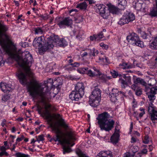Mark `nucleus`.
I'll return each instance as SVG.
<instances>
[{
    "mask_svg": "<svg viewBox=\"0 0 157 157\" xmlns=\"http://www.w3.org/2000/svg\"><path fill=\"white\" fill-rule=\"evenodd\" d=\"M8 29V26L0 22V45L5 53L16 57L21 67L25 65L29 67L33 61L32 56L28 51H25L21 54L15 52L16 48L11 46L13 43L10 36L6 34Z\"/></svg>",
    "mask_w": 157,
    "mask_h": 157,
    "instance_id": "1",
    "label": "nucleus"
},
{
    "mask_svg": "<svg viewBox=\"0 0 157 157\" xmlns=\"http://www.w3.org/2000/svg\"><path fill=\"white\" fill-rule=\"evenodd\" d=\"M28 74V72L24 73L21 70H19L17 73L16 75L21 84L26 85L27 89L30 95L33 97L39 96L41 97L43 101L50 99L51 93L48 87H41V83L33 78H32L29 82H28L27 78Z\"/></svg>",
    "mask_w": 157,
    "mask_h": 157,
    "instance_id": "2",
    "label": "nucleus"
},
{
    "mask_svg": "<svg viewBox=\"0 0 157 157\" xmlns=\"http://www.w3.org/2000/svg\"><path fill=\"white\" fill-rule=\"evenodd\" d=\"M110 117L107 112H104L98 115L97 119L101 130L109 132L113 128L115 121Z\"/></svg>",
    "mask_w": 157,
    "mask_h": 157,
    "instance_id": "3",
    "label": "nucleus"
},
{
    "mask_svg": "<svg viewBox=\"0 0 157 157\" xmlns=\"http://www.w3.org/2000/svg\"><path fill=\"white\" fill-rule=\"evenodd\" d=\"M53 130L55 131L56 133V137L52 139L50 141L53 140L55 142L58 141L62 146L63 153L65 154L69 153V132H67L61 136L60 134H62V132L58 128L56 127Z\"/></svg>",
    "mask_w": 157,
    "mask_h": 157,
    "instance_id": "4",
    "label": "nucleus"
},
{
    "mask_svg": "<svg viewBox=\"0 0 157 157\" xmlns=\"http://www.w3.org/2000/svg\"><path fill=\"white\" fill-rule=\"evenodd\" d=\"M49 39H50V36L47 38V43H46L44 36H41L37 38L36 37L33 41V45L36 48L38 47V48L40 49L43 52H46L50 49L49 46L51 42L49 40H50Z\"/></svg>",
    "mask_w": 157,
    "mask_h": 157,
    "instance_id": "5",
    "label": "nucleus"
},
{
    "mask_svg": "<svg viewBox=\"0 0 157 157\" xmlns=\"http://www.w3.org/2000/svg\"><path fill=\"white\" fill-rule=\"evenodd\" d=\"M85 87L82 82H78L75 86V91L74 90L69 94V98L72 100L78 101L84 94Z\"/></svg>",
    "mask_w": 157,
    "mask_h": 157,
    "instance_id": "6",
    "label": "nucleus"
},
{
    "mask_svg": "<svg viewBox=\"0 0 157 157\" xmlns=\"http://www.w3.org/2000/svg\"><path fill=\"white\" fill-rule=\"evenodd\" d=\"M101 97V91L98 88H95L90 97L89 102L90 105L94 107L98 106L99 104Z\"/></svg>",
    "mask_w": 157,
    "mask_h": 157,
    "instance_id": "7",
    "label": "nucleus"
},
{
    "mask_svg": "<svg viewBox=\"0 0 157 157\" xmlns=\"http://www.w3.org/2000/svg\"><path fill=\"white\" fill-rule=\"evenodd\" d=\"M51 43H50L49 48L50 49H52L54 46L64 47L67 45V42L65 40L62 38L60 39L58 36H56L54 34H52L50 36V39Z\"/></svg>",
    "mask_w": 157,
    "mask_h": 157,
    "instance_id": "8",
    "label": "nucleus"
},
{
    "mask_svg": "<svg viewBox=\"0 0 157 157\" xmlns=\"http://www.w3.org/2000/svg\"><path fill=\"white\" fill-rule=\"evenodd\" d=\"M126 39L129 42L134 44L139 47L142 48L144 46L143 42L140 40L138 35L135 33H132L127 36Z\"/></svg>",
    "mask_w": 157,
    "mask_h": 157,
    "instance_id": "9",
    "label": "nucleus"
},
{
    "mask_svg": "<svg viewBox=\"0 0 157 157\" xmlns=\"http://www.w3.org/2000/svg\"><path fill=\"white\" fill-rule=\"evenodd\" d=\"M144 91L150 101H153L155 99V94L157 93V86L149 87L147 86Z\"/></svg>",
    "mask_w": 157,
    "mask_h": 157,
    "instance_id": "10",
    "label": "nucleus"
},
{
    "mask_svg": "<svg viewBox=\"0 0 157 157\" xmlns=\"http://www.w3.org/2000/svg\"><path fill=\"white\" fill-rule=\"evenodd\" d=\"M56 20L57 24L61 29L69 26L68 17H57L56 18Z\"/></svg>",
    "mask_w": 157,
    "mask_h": 157,
    "instance_id": "11",
    "label": "nucleus"
},
{
    "mask_svg": "<svg viewBox=\"0 0 157 157\" xmlns=\"http://www.w3.org/2000/svg\"><path fill=\"white\" fill-rule=\"evenodd\" d=\"M93 71L90 69H89L87 67H83L82 68V71L85 73L88 76L90 77H94L98 76V75L101 73L99 70L94 67Z\"/></svg>",
    "mask_w": 157,
    "mask_h": 157,
    "instance_id": "12",
    "label": "nucleus"
},
{
    "mask_svg": "<svg viewBox=\"0 0 157 157\" xmlns=\"http://www.w3.org/2000/svg\"><path fill=\"white\" fill-rule=\"evenodd\" d=\"M123 94L124 95V93L121 91H119L117 89H113L112 92L109 95L111 101L112 102H116L117 100L119 94Z\"/></svg>",
    "mask_w": 157,
    "mask_h": 157,
    "instance_id": "13",
    "label": "nucleus"
},
{
    "mask_svg": "<svg viewBox=\"0 0 157 157\" xmlns=\"http://www.w3.org/2000/svg\"><path fill=\"white\" fill-rule=\"evenodd\" d=\"M76 134L75 132L69 128V147H72L75 144V142L76 140ZM72 151V150L69 147V152Z\"/></svg>",
    "mask_w": 157,
    "mask_h": 157,
    "instance_id": "14",
    "label": "nucleus"
},
{
    "mask_svg": "<svg viewBox=\"0 0 157 157\" xmlns=\"http://www.w3.org/2000/svg\"><path fill=\"white\" fill-rule=\"evenodd\" d=\"M148 111L151 114V119L153 122L155 123L157 122V111L155 110L154 108L151 106L148 107Z\"/></svg>",
    "mask_w": 157,
    "mask_h": 157,
    "instance_id": "15",
    "label": "nucleus"
},
{
    "mask_svg": "<svg viewBox=\"0 0 157 157\" xmlns=\"http://www.w3.org/2000/svg\"><path fill=\"white\" fill-rule=\"evenodd\" d=\"M114 133L111 136L110 140L111 142L113 144H116L118 142L120 135L119 134V129H117V127L115 128Z\"/></svg>",
    "mask_w": 157,
    "mask_h": 157,
    "instance_id": "16",
    "label": "nucleus"
},
{
    "mask_svg": "<svg viewBox=\"0 0 157 157\" xmlns=\"http://www.w3.org/2000/svg\"><path fill=\"white\" fill-rule=\"evenodd\" d=\"M107 6L108 7V10L109 13L113 14H118L120 12V9L111 3L107 4Z\"/></svg>",
    "mask_w": 157,
    "mask_h": 157,
    "instance_id": "17",
    "label": "nucleus"
},
{
    "mask_svg": "<svg viewBox=\"0 0 157 157\" xmlns=\"http://www.w3.org/2000/svg\"><path fill=\"white\" fill-rule=\"evenodd\" d=\"M124 78V79H121L120 80L121 83L123 85V87L125 88V85L127 86L129 84H131V77L130 76H126L125 75H124L123 76Z\"/></svg>",
    "mask_w": 157,
    "mask_h": 157,
    "instance_id": "18",
    "label": "nucleus"
},
{
    "mask_svg": "<svg viewBox=\"0 0 157 157\" xmlns=\"http://www.w3.org/2000/svg\"><path fill=\"white\" fill-rule=\"evenodd\" d=\"M134 84L137 85L138 84H140L145 87V88H146L148 86L147 82L145 80L140 78H136L134 79L133 80Z\"/></svg>",
    "mask_w": 157,
    "mask_h": 157,
    "instance_id": "19",
    "label": "nucleus"
},
{
    "mask_svg": "<svg viewBox=\"0 0 157 157\" xmlns=\"http://www.w3.org/2000/svg\"><path fill=\"white\" fill-rule=\"evenodd\" d=\"M132 89L135 91V94L138 96H140L142 94V89L137 85L133 84L131 86Z\"/></svg>",
    "mask_w": 157,
    "mask_h": 157,
    "instance_id": "20",
    "label": "nucleus"
},
{
    "mask_svg": "<svg viewBox=\"0 0 157 157\" xmlns=\"http://www.w3.org/2000/svg\"><path fill=\"white\" fill-rule=\"evenodd\" d=\"M132 89L135 91V94L138 96H140L142 94V89L137 85L133 84L131 86Z\"/></svg>",
    "mask_w": 157,
    "mask_h": 157,
    "instance_id": "21",
    "label": "nucleus"
},
{
    "mask_svg": "<svg viewBox=\"0 0 157 157\" xmlns=\"http://www.w3.org/2000/svg\"><path fill=\"white\" fill-rule=\"evenodd\" d=\"M154 6L149 13V15L151 17H157V0H155V4Z\"/></svg>",
    "mask_w": 157,
    "mask_h": 157,
    "instance_id": "22",
    "label": "nucleus"
},
{
    "mask_svg": "<svg viewBox=\"0 0 157 157\" xmlns=\"http://www.w3.org/2000/svg\"><path fill=\"white\" fill-rule=\"evenodd\" d=\"M98 78L99 79L101 80L102 82H106L108 80L112 78V77L111 76H108L106 75L102 74L100 73L98 75Z\"/></svg>",
    "mask_w": 157,
    "mask_h": 157,
    "instance_id": "23",
    "label": "nucleus"
},
{
    "mask_svg": "<svg viewBox=\"0 0 157 157\" xmlns=\"http://www.w3.org/2000/svg\"><path fill=\"white\" fill-rule=\"evenodd\" d=\"M96 157H112V154L110 151H102L97 155Z\"/></svg>",
    "mask_w": 157,
    "mask_h": 157,
    "instance_id": "24",
    "label": "nucleus"
},
{
    "mask_svg": "<svg viewBox=\"0 0 157 157\" xmlns=\"http://www.w3.org/2000/svg\"><path fill=\"white\" fill-rule=\"evenodd\" d=\"M9 148L4 146L0 147V157L7 156L9 155V153L6 151V150Z\"/></svg>",
    "mask_w": 157,
    "mask_h": 157,
    "instance_id": "25",
    "label": "nucleus"
},
{
    "mask_svg": "<svg viewBox=\"0 0 157 157\" xmlns=\"http://www.w3.org/2000/svg\"><path fill=\"white\" fill-rule=\"evenodd\" d=\"M140 0H136L133 2V6L137 10H140L142 8V3Z\"/></svg>",
    "mask_w": 157,
    "mask_h": 157,
    "instance_id": "26",
    "label": "nucleus"
},
{
    "mask_svg": "<svg viewBox=\"0 0 157 157\" xmlns=\"http://www.w3.org/2000/svg\"><path fill=\"white\" fill-rule=\"evenodd\" d=\"M72 32L73 33L74 35H76V37L80 39L81 38L82 36L83 35L84 32L82 30H79L76 31L75 30H73Z\"/></svg>",
    "mask_w": 157,
    "mask_h": 157,
    "instance_id": "27",
    "label": "nucleus"
},
{
    "mask_svg": "<svg viewBox=\"0 0 157 157\" xmlns=\"http://www.w3.org/2000/svg\"><path fill=\"white\" fill-rule=\"evenodd\" d=\"M83 19V17L82 15L79 16L77 18L74 17L73 19H69V26H70V24H71L73 21H74L76 23H79L80 22L82 21Z\"/></svg>",
    "mask_w": 157,
    "mask_h": 157,
    "instance_id": "28",
    "label": "nucleus"
},
{
    "mask_svg": "<svg viewBox=\"0 0 157 157\" xmlns=\"http://www.w3.org/2000/svg\"><path fill=\"white\" fill-rule=\"evenodd\" d=\"M97 9L98 10V11L100 14L101 15V13H104L105 11V6L102 4H98L97 5Z\"/></svg>",
    "mask_w": 157,
    "mask_h": 157,
    "instance_id": "29",
    "label": "nucleus"
},
{
    "mask_svg": "<svg viewBox=\"0 0 157 157\" xmlns=\"http://www.w3.org/2000/svg\"><path fill=\"white\" fill-rule=\"evenodd\" d=\"M128 23V20L127 19L125 15L123 16L118 22V24L121 25Z\"/></svg>",
    "mask_w": 157,
    "mask_h": 157,
    "instance_id": "30",
    "label": "nucleus"
},
{
    "mask_svg": "<svg viewBox=\"0 0 157 157\" xmlns=\"http://www.w3.org/2000/svg\"><path fill=\"white\" fill-rule=\"evenodd\" d=\"M51 105L49 104L46 105L44 107V109L43 110V114H50V108Z\"/></svg>",
    "mask_w": 157,
    "mask_h": 157,
    "instance_id": "31",
    "label": "nucleus"
},
{
    "mask_svg": "<svg viewBox=\"0 0 157 157\" xmlns=\"http://www.w3.org/2000/svg\"><path fill=\"white\" fill-rule=\"evenodd\" d=\"M44 116L45 118L47 121V123L49 124L53 123V117L51 113L44 115Z\"/></svg>",
    "mask_w": 157,
    "mask_h": 157,
    "instance_id": "32",
    "label": "nucleus"
},
{
    "mask_svg": "<svg viewBox=\"0 0 157 157\" xmlns=\"http://www.w3.org/2000/svg\"><path fill=\"white\" fill-rule=\"evenodd\" d=\"M87 5L86 2L78 4L76 6L77 8H80L81 10H85L86 9Z\"/></svg>",
    "mask_w": 157,
    "mask_h": 157,
    "instance_id": "33",
    "label": "nucleus"
},
{
    "mask_svg": "<svg viewBox=\"0 0 157 157\" xmlns=\"http://www.w3.org/2000/svg\"><path fill=\"white\" fill-rule=\"evenodd\" d=\"M156 83V81L154 78H150L148 82L147 85L149 87L154 86Z\"/></svg>",
    "mask_w": 157,
    "mask_h": 157,
    "instance_id": "34",
    "label": "nucleus"
},
{
    "mask_svg": "<svg viewBox=\"0 0 157 157\" xmlns=\"http://www.w3.org/2000/svg\"><path fill=\"white\" fill-rule=\"evenodd\" d=\"M151 34H147L144 32H143L141 34V36L144 39L150 41L151 38Z\"/></svg>",
    "mask_w": 157,
    "mask_h": 157,
    "instance_id": "35",
    "label": "nucleus"
},
{
    "mask_svg": "<svg viewBox=\"0 0 157 157\" xmlns=\"http://www.w3.org/2000/svg\"><path fill=\"white\" fill-rule=\"evenodd\" d=\"M34 31L35 34H42L43 33V29L40 27L34 28Z\"/></svg>",
    "mask_w": 157,
    "mask_h": 157,
    "instance_id": "36",
    "label": "nucleus"
},
{
    "mask_svg": "<svg viewBox=\"0 0 157 157\" xmlns=\"http://www.w3.org/2000/svg\"><path fill=\"white\" fill-rule=\"evenodd\" d=\"M125 17L127 18V19L128 20V23L132 21L135 19V17L134 15L132 13H129L127 15H125Z\"/></svg>",
    "mask_w": 157,
    "mask_h": 157,
    "instance_id": "37",
    "label": "nucleus"
},
{
    "mask_svg": "<svg viewBox=\"0 0 157 157\" xmlns=\"http://www.w3.org/2000/svg\"><path fill=\"white\" fill-rule=\"evenodd\" d=\"M86 51L83 52L81 55V56L82 57H86L87 55H89L90 57L92 56V51L91 49H87L86 50Z\"/></svg>",
    "mask_w": 157,
    "mask_h": 157,
    "instance_id": "38",
    "label": "nucleus"
},
{
    "mask_svg": "<svg viewBox=\"0 0 157 157\" xmlns=\"http://www.w3.org/2000/svg\"><path fill=\"white\" fill-rule=\"evenodd\" d=\"M149 47L152 49H157V42L155 38L154 40L150 44Z\"/></svg>",
    "mask_w": 157,
    "mask_h": 157,
    "instance_id": "39",
    "label": "nucleus"
},
{
    "mask_svg": "<svg viewBox=\"0 0 157 157\" xmlns=\"http://www.w3.org/2000/svg\"><path fill=\"white\" fill-rule=\"evenodd\" d=\"M59 124L65 130H67L68 128V126L65 124V122L63 121V120L62 119H61L59 122Z\"/></svg>",
    "mask_w": 157,
    "mask_h": 157,
    "instance_id": "40",
    "label": "nucleus"
},
{
    "mask_svg": "<svg viewBox=\"0 0 157 157\" xmlns=\"http://www.w3.org/2000/svg\"><path fill=\"white\" fill-rule=\"evenodd\" d=\"M11 94H9L3 95L2 98V101L4 102L7 101L11 98Z\"/></svg>",
    "mask_w": 157,
    "mask_h": 157,
    "instance_id": "41",
    "label": "nucleus"
},
{
    "mask_svg": "<svg viewBox=\"0 0 157 157\" xmlns=\"http://www.w3.org/2000/svg\"><path fill=\"white\" fill-rule=\"evenodd\" d=\"M79 65V63L76 62L73 63H69V70L75 69V67H78Z\"/></svg>",
    "mask_w": 157,
    "mask_h": 157,
    "instance_id": "42",
    "label": "nucleus"
},
{
    "mask_svg": "<svg viewBox=\"0 0 157 157\" xmlns=\"http://www.w3.org/2000/svg\"><path fill=\"white\" fill-rule=\"evenodd\" d=\"M120 66H122V68L124 69L130 68L132 67L131 66L128 64V63H124L120 64Z\"/></svg>",
    "mask_w": 157,
    "mask_h": 157,
    "instance_id": "43",
    "label": "nucleus"
},
{
    "mask_svg": "<svg viewBox=\"0 0 157 157\" xmlns=\"http://www.w3.org/2000/svg\"><path fill=\"white\" fill-rule=\"evenodd\" d=\"M16 157H29V155L21 152H17L15 154Z\"/></svg>",
    "mask_w": 157,
    "mask_h": 157,
    "instance_id": "44",
    "label": "nucleus"
},
{
    "mask_svg": "<svg viewBox=\"0 0 157 157\" xmlns=\"http://www.w3.org/2000/svg\"><path fill=\"white\" fill-rule=\"evenodd\" d=\"M109 15V12H106V10L105 11L104 13H101V16H102L104 19L108 18Z\"/></svg>",
    "mask_w": 157,
    "mask_h": 157,
    "instance_id": "45",
    "label": "nucleus"
},
{
    "mask_svg": "<svg viewBox=\"0 0 157 157\" xmlns=\"http://www.w3.org/2000/svg\"><path fill=\"white\" fill-rule=\"evenodd\" d=\"M6 83H4L1 82L0 83V86L2 90L4 93L6 91Z\"/></svg>",
    "mask_w": 157,
    "mask_h": 157,
    "instance_id": "46",
    "label": "nucleus"
},
{
    "mask_svg": "<svg viewBox=\"0 0 157 157\" xmlns=\"http://www.w3.org/2000/svg\"><path fill=\"white\" fill-rule=\"evenodd\" d=\"M92 51V56H95L97 55L98 54V51L97 50H95V48H94L92 50H91Z\"/></svg>",
    "mask_w": 157,
    "mask_h": 157,
    "instance_id": "47",
    "label": "nucleus"
},
{
    "mask_svg": "<svg viewBox=\"0 0 157 157\" xmlns=\"http://www.w3.org/2000/svg\"><path fill=\"white\" fill-rule=\"evenodd\" d=\"M103 37V33L102 32H101L98 34L96 35L97 40H98L100 39H101Z\"/></svg>",
    "mask_w": 157,
    "mask_h": 157,
    "instance_id": "48",
    "label": "nucleus"
},
{
    "mask_svg": "<svg viewBox=\"0 0 157 157\" xmlns=\"http://www.w3.org/2000/svg\"><path fill=\"white\" fill-rule=\"evenodd\" d=\"M99 59L103 62L104 63H107L108 62V59L105 56H104V57H99Z\"/></svg>",
    "mask_w": 157,
    "mask_h": 157,
    "instance_id": "49",
    "label": "nucleus"
},
{
    "mask_svg": "<svg viewBox=\"0 0 157 157\" xmlns=\"http://www.w3.org/2000/svg\"><path fill=\"white\" fill-rule=\"evenodd\" d=\"M44 140V136L43 135H39L38 138L37 139V141L40 142V141H43Z\"/></svg>",
    "mask_w": 157,
    "mask_h": 157,
    "instance_id": "50",
    "label": "nucleus"
},
{
    "mask_svg": "<svg viewBox=\"0 0 157 157\" xmlns=\"http://www.w3.org/2000/svg\"><path fill=\"white\" fill-rule=\"evenodd\" d=\"M22 15H21L18 17V18L17 20V22H18V23L21 22V21H25L24 19L21 18V17H22Z\"/></svg>",
    "mask_w": 157,
    "mask_h": 157,
    "instance_id": "51",
    "label": "nucleus"
},
{
    "mask_svg": "<svg viewBox=\"0 0 157 157\" xmlns=\"http://www.w3.org/2000/svg\"><path fill=\"white\" fill-rule=\"evenodd\" d=\"M77 154H78L79 157H88L86 156L85 154L82 153L80 151H79V152H77Z\"/></svg>",
    "mask_w": 157,
    "mask_h": 157,
    "instance_id": "52",
    "label": "nucleus"
},
{
    "mask_svg": "<svg viewBox=\"0 0 157 157\" xmlns=\"http://www.w3.org/2000/svg\"><path fill=\"white\" fill-rule=\"evenodd\" d=\"M148 139L149 138L147 136H145L144 137V140L143 141V143L145 144H148L149 142Z\"/></svg>",
    "mask_w": 157,
    "mask_h": 157,
    "instance_id": "53",
    "label": "nucleus"
},
{
    "mask_svg": "<svg viewBox=\"0 0 157 157\" xmlns=\"http://www.w3.org/2000/svg\"><path fill=\"white\" fill-rule=\"evenodd\" d=\"M100 46L103 48H104L105 49H107L108 48V46L103 43H101L100 44Z\"/></svg>",
    "mask_w": 157,
    "mask_h": 157,
    "instance_id": "54",
    "label": "nucleus"
},
{
    "mask_svg": "<svg viewBox=\"0 0 157 157\" xmlns=\"http://www.w3.org/2000/svg\"><path fill=\"white\" fill-rule=\"evenodd\" d=\"M111 73L114 78H116L118 75V73L117 72L115 71H113V72H111Z\"/></svg>",
    "mask_w": 157,
    "mask_h": 157,
    "instance_id": "55",
    "label": "nucleus"
},
{
    "mask_svg": "<svg viewBox=\"0 0 157 157\" xmlns=\"http://www.w3.org/2000/svg\"><path fill=\"white\" fill-rule=\"evenodd\" d=\"M78 12V10L76 9H72L69 11V14H71L73 12L72 15L76 14V13Z\"/></svg>",
    "mask_w": 157,
    "mask_h": 157,
    "instance_id": "56",
    "label": "nucleus"
},
{
    "mask_svg": "<svg viewBox=\"0 0 157 157\" xmlns=\"http://www.w3.org/2000/svg\"><path fill=\"white\" fill-rule=\"evenodd\" d=\"M6 91H5V92H10L11 89V87L9 86L8 84H6Z\"/></svg>",
    "mask_w": 157,
    "mask_h": 157,
    "instance_id": "57",
    "label": "nucleus"
},
{
    "mask_svg": "<svg viewBox=\"0 0 157 157\" xmlns=\"http://www.w3.org/2000/svg\"><path fill=\"white\" fill-rule=\"evenodd\" d=\"M96 35H94L93 36H90V40L93 41L97 40Z\"/></svg>",
    "mask_w": 157,
    "mask_h": 157,
    "instance_id": "58",
    "label": "nucleus"
},
{
    "mask_svg": "<svg viewBox=\"0 0 157 157\" xmlns=\"http://www.w3.org/2000/svg\"><path fill=\"white\" fill-rule=\"evenodd\" d=\"M4 61L3 59L2 56L0 55V65L3 64L4 63Z\"/></svg>",
    "mask_w": 157,
    "mask_h": 157,
    "instance_id": "59",
    "label": "nucleus"
},
{
    "mask_svg": "<svg viewBox=\"0 0 157 157\" xmlns=\"http://www.w3.org/2000/svg\"><path fill=\"white\" fill-rule=\"evenodd\" d=\"M24 137L23 135H21V137L20 138L18 137L16 140L17 142H20L24 138Z\"/></svg>",
    "mask_w": 157,
    "mask_h": 157,
    "instance_id": "60",
    "label": "nucleus"
},
{
    "mask_svg": "<svg viewBox=\"0 0 157 157\" xmlns=\"http://www.w3.org/2000/svg\"><path fill=\"white\" fill-rule=\"evenodd\" d=\"M49 125V127L52 128L53 129V130L56 127L55 125H54L53 123L48 124Z\"/></svg>",
    "mask_w": 157,
    "mask_h": 157,
    "instance_id": "61",
    "label": "nucleus"
},
{
    "mask_svg": "<svg viewBox=\"0 0 157 157\" xmlns=\"http://www.w3.org/2000/svg\"><path fill=\"white\" fill-rule=\"evenodd\" d=\"M147 149L145 148H144L141 151V153L143 154H146L147 152Z\"/></svg>",
    "mask_w": 157,
    "mask_h": 157,
    "instance_id": "62",
    "label": "nucleus"
},
{
    "mask_svg": "<svg viewBox=\"0 0 157 157\" xmlns=\"http://www.w3.org/2000/svg\"><path fill=\"white\" fill-rule=\"evenodd\" d=\"M27 45V43L26 42L24 43H21V46L24 48H25L26 47V45Z\"/></svg>",
    "mask_w": 157,
    "mask_h": 157,
    "instance_id": "63",
    "label": "nucleus"
},
{
    "mask_svg": "<svg viewBox=\"0 0 157 157\" xmlns=\"http://www.w3.org/2000/svg\"><path fill=\"white\" fill-rule=\"evenodd\" d=\"M131 156L129 153H127L124 154V157H130Z\"/></svg>",
    "mask_w": 157,
    "mask_h": 157,
    "instance_id": "64",
    "label": "nucleus"
}]
</instances>
